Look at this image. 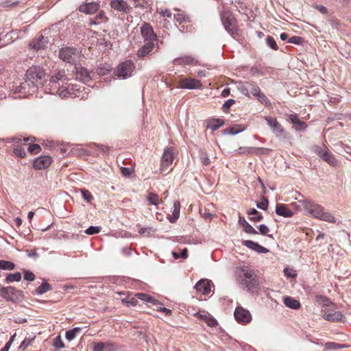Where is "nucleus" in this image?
Segmentation results:
<instances>
[{
  "instance_id": "1",
  "label": "nucleus",
  "mask_w": 351,
  "mask_h": 351,
  "mask_svg": "<svg viewBox=\"0 0 351 351\" xmlns=\"http://www.w3.org/2000/svg\"><path fill=\"white\" fill-rule=\"evenodd\" d=\"M46 74L44 69L40 66L30 67L25 75V82L16 87L15 91L18 93L31 95L39 87L43 86L45 82Z\"/></svg>"
},
{
  "instance_id": "2",
  "label": "nucleus",
  "mask_w": 351,
  "mask_h": 351,
  "mask_svg": "<svg viewBox=\"0 0 351 351\" xmlns=\"http://www.w3.org/2000/svg\"><path fill=\"white\" fill-rule=\"evenodd\" d=\"M238 269L240 271L237 276L239 285L249 292H256L259 288V284L254 271L246 265L241 266Z\"/></svg>"
},
{
  "instance_id": "3",
  "label": "nucleus",
  "mask_w": 351,
  "mask_h": 351,
  "mask_svg": "<svg viewBox=\"0 0 351 351\" xmlns=\"http://www.w3.org/2000/svg\"><path fill=\"white\" fill-rule=\"evenodd\" d=\"M299 202L312 217L328 223H336V218L330 213L326 212L321 205L308 199H300Z\"/></svg>"
},
{
  "instance_id": "4",
  "label": "nucleus",
  "mask_w": 351,
  "mask_h": 351,
  "mask_svg": "<svg viewBox=\"0 0 351 351\" xmlns=\"http://www.w3.org/2000/svg\"><path fill=\"white\" fill-rule=\"evenodd\" d=\"M56 94H58L62 97H81L82 99L85 97V87L82 86L80 84H69L67 86L62 85L58 87L56 91Z\"/></svg>"
},
{
  "instance_id": "5",
  "label": "nucleus",
  "mask_w": 351,
  "mask_h": 351,
  "mask_svg": "<svg viewBox=\"0 0 351 351\" xmlns=\"http://www.w3.org/2000/svg\"><path fill=\"white\" fill-rule=\"evenodd\" d=\"M59 58L65 62L76 64L80 60L81 54L76 48L66 47L60 50Z\"/></svg>"
},
{
  "instance_id": "6",
  "label": "nucleus",
  "mask_w": 351,
  "mask_h": 351,
  "mask_svg": "<svg viewBox=\"0 0 351 351\" xmlns=\"http://www.w3.org/2000/svg\"><path fill=\"white\" fill-rule=\"evenodd\" d=\"M134 69V62L130 60H125L117 66L116 75L119 78L127 79L133 75Z\"/></svg>"
},
{
  "instance_id": "7",
  "label": "nucleus",
  "mask_w": 351,
  "mask_h": 351,
  "mask_svg": "<svg viewBox=\"0 0 351 351\" xmlns=\"http://www.w3.org/2000/svg\"><path fill=\"white\" fill-rule=\"evenodd\" d=\"M222 24L227 32L233 34L235 30V19L230 11L224 10L221 14Z\"/></svg>"
},
{
  "instance_id": "8",
  "label": "nucleus",
  "mask_w": 351,
  "mask_h": 351,
  "mask_svg": "<svg viewBox=\"0 0 351 351\" xmlns=\"http://www.w3.org/2000/svg\"><path fill=\"white\" fill-rule=\"evenodd\" d=\"M2 296L8 301L14 302L23 296L22 291L10 286L0 289Z\"/></svg>"
},
{
  "instance_id": "9",
  "label": "nucleus",
  "mask_w": 351,
  "mask_h": 351,
  "mask_svg": "<svg viewBox=\"0 0 351 351\" xmlns=\"http://www.w3.org/2000/svg\"><path fill=\"white\" fill-rule=\"evenodd\" d=\"M265 121L277 138L284 136L285 130L278 120L272 117H266Z\"/></svg>"
},
{
  "instance_id": "10",
  "label": "nucleus",
  "mask_w": 351,
  "mask_h": 351,
  "mask_svg": "<svg viewBox=\"0 0 351 351\" xmlns=\"http://www.w3.org/2000/svg\"><path fill=\"white\" fill-rule=\"evenodd\" d=\"M234 315L236 320L242 324L250 323L252 320V315L250 311L241 306L236 308Z\"/></svg>"
},
{
  "instance_id": "11",
  "label": "nucleus",
  "mask_w": 351,
  "mask_h": 351,
  "mask_svg": "<svg viewBox=\"0 0 351 351\" xmlns=\"http://www.w3.org/2000/svg\"><path fill=\"white\" fill-rule=\"evenodd\" d=\"M141 36L145 41L154 42L157 40V36L154 33L152 27L147 23H144L141 27Z\"/></svg>"
},
{
  "instance_id": "12",
  "label": "nucleus",
  "mask_w": 351,
  "mask_h": 351,
  "mask_svg": "<svg viewBox=\"0 0 351 351\" xmlns=\"http://www.w3.org/2000/svg\"><path fill=\"white\" fill-rule=\"evenodd\" d=\"M179 86L184 89H199L202 86L201 81L195 78L185 77L179 82Z\"/></svg>"
},
{
  "instance_id": "13",
  "label": "nucleus",
  "mask_w": 351,
  "mask_h": 351,
  "mask_svg": "<svg viewBox=\"0 0 351 351\" xmlns=\"http://www.w3.org/2000/svg\"><path fill=\"white\" fill-rule=\"evenodd\" d=\"M176 156V154L173 152L171 147H167L165 149L161 160L162 171H164V169L169 167L173 163Z\"/></svg>"
},
{
  "instance_id": "14",
  "label": "nucleus",
  "mask_w": 351,
  "mask_h": 351,
  "mask_svg": "<svg viewBox=\"0 0 351 351\" xmlns=\"http://www.w3.org/2000/svg\"><path fill=\"white\" fill-rule=\"evenodd\" d=\"M74 69L75 70V77L77 80L83 83H88L91 80L90 73L86 68L75 66Z\"/></svg>"
},
{
  "instance_id": "15",
  "label": "nucleus",
  "mask_w": 351,
  "mask_h": 351,
  "mask_svg": "<svg viewBox=\"0 0 351 351\" xmlns=\"http://www.w3.org/2000/svg\"><path fill=\"white\" fill-rule=\"evenodd\" d=\"M51 160L49 156H39L34 160L33 166L36 169H44L51 165Z\"/></svg>"
},
{
  "instance_id": "16",
  "label": "nucleus",
  "mask_w": 351,
  "mask_h": 351,
  "mask_svg": "<svg viewBox=\"0 0 351 351\" xmlns=\"http://www.w3.org/2000/svg\"><path fill=\"white\" fill-rule=\"evenodd\" d=\"M322 317L325 320H327L329 322H344L346 321V317L340 311H335V312L324 311Z\"/></svg>"
},
{
  "instance_id": "17",
  "label": "nucleus",
  "mask_w": 351,
  "mask_h": 351,
  "mask_svg": "<svg viewBox=\"0 0 351 351\" xmlns=\"http://www.w3.org/2000/svg\"><path fill=\"white\" fill-rule=\"evenodd\" d=\"M210 283V281L207 279L200 280L195 284L194 289L203 295L208 294L211 291Z\"/></svg>"
},
{
  "instance_id": "18",
  "label": "nucleus",
  "mask_w": 351,
  "mask_h": 351,
  "mask_svg": "<svg viewBox=\"0 0 351 351\" xmlns=\"http://www.w3.org/2000/svg\"><path fill=\"white\" fill-rule=\"evenodd\" d=\"M173 63L175 65L180 66L195 65L197 64V61L192 56H184L175 58L173 61Z\"/></svg>"
},
{
  "instance_id": "19",
  "label": "nucleus",
  "mask_w": 351,
  "mask_h": 351,
  "mask_svg": "<svg viewBox=\"0 0 351 351\" xmlns=\"http://www.w3.org/2000/svg\"><path fill=\"white\" fill-rule=\"evenodd\" d=\"M117 346L112 342H98L93 344V351H117Z\"/></svg>"
},
{
  "instance_id": "20",
  "label": "nucleus",
  "mask_w": 351,
  "mask_h": 351,
  "mask_svg": "<svg viewBox=\"0 0 351 351\" xmlns=\"http://www.w3.org/2000/svg\"><path fill=\"white\" fill-rule=\"evenodd\" d=\"M99 8V5L96 2H89L80 5L78 10L81 12H84L86 14H93Z\"/></svg>"
},
{
  "instance_id": "21",
  "label": "nucleus",
  "mask_w": 351,
  "mask_h": 351,
  "mask_svg": "<svg viewBox=\"0 0 351 351\" xmlns=\"http://www.w3.org/2000/svg\"><path fill=\"white\" fill-rule=\"evenodd\" d=\"M242 244L247 247L254 250L258 253L265 254L269 252V250L266 247L259 245L258 243L254 242L250 240H245L242 241Z\"/></svg>"
},
{
  "instance_id": "22",
  "label": "nucleus",
  "mask_w": 351,
  "mask_h": 351,
  "mask_svg": "<svg viewBox=\"0 0 351 351\" xmlns=\"http://www.w3.org/2000/svg\"><path fill=\"white\" fill-rule=\"evenodd\" d=\"M289 120L293 124L295 130L304 131L307 128L306 123L304 121H300L296 114H290Z\"/></svg>"
},
{
  "instance_id": "23",
  "label": "nucleus",
  "mask_w": 351,
  "mask_h": 351,
  "mask_svg": "<svg viewBox=\"0 0 351 351\" xmlns=\"http://www.w3.org/2000/svg\"><path fill=\"white\" fill-rule=\"evenodd\" d=\"M276 213L284 217H291L293 215V213L289 209L287 206L282 204H276Z\"/></svg>"
},
{
  "instance_id": "24",
  "label": "nucleus",
  "mask_w": 351,
  "mask_h": 351,
  "mask_svg": "<svg viewBox=\"0 0 351 351\" xmlns=\"http://www.w3.org/2000/svg\"><path fill=\"white\" fill-rule=\"evenodd\" d=\"M154 42H147L137 51V56L140 58L145 57L154 49Z\"/></svg>"
},
{
  "instance_id": "25",
  "label": "nucleus",
  "mask_w": 351,
  "mask_h": 351,
  "mask_svg": "<svg viewBox=\"0 0 351 351\" xmlns=\"http://www.w3.org/2000/svg\"><path fill=\"white\" fill-rule=\"evenodd\" d=\"M111 7L118 11L127 12L130 10V6L123 0H112L110 3Z\"/></svg>"
},
{
  "instance_id": "26",
  "label": "nucleus",
  "mask_w": 351,
  "mask_h": 351,
  "mask_svg": "<svg viewBox=\"0 0 351 351\" xmlns=\"http://www.w3.org/2000/svg\"><path fill=\"white\" fill-rule=\"evenodd\" d=\"M283 300L285 306L290 308L297 310L301 307L300 302L291 297L286 296Z\"/></svg>"
},
{
  "instance_id": "27",
  "label": "nucleus",
  "mask_w": 351,
  "mask_h": 351,
  "mask_svg": "<svg viewBox=\"0 0 351 351\" xmlns=\"http://www.w3.org/2000/svg\"><path fill=\"white\" fill-rule=\"evenodd\" d=\"M320 158L333 167L337 166L338 164L337 160L335 159L333 154L329 152L328 149L321 156Z\"/></svg>"
},
{
  "instance_id": "28",
  "label": "nucleus",
  "mask_w": 351,
  "mask_h": 351,
  "mask_svg": "<svg viewBox=\"0 0 351 351\" xmlns=\"http://www.w3.org/2000/svg\"><path fill=\"white\" fill-rule=\"evenodd\" d=\"M47 43V38L41 36L38 39L34 40L30 46L35 49H40L45 47L46 43Z\"/></svg>"
},
{
  "instance_id": "29",
  "label": "nucleus",
  "mask_w": 351,
  "mask_h": 351,
  "mask_svg": "<svg viewBox=\"0 0 351 351\" xmlns=\"http://www.w3.org/2000/svg\"><path fill=\"white\" fill-rule=\"evenodd\" d=\"M224 124V121L221 119H213L208 121L207 128L210 129L212 131L217 130L220 127Z\"/></svg>"
},
{
  "instance_id": "30",
  "label": "nucleus",
  "mask_w": 351,
  "mask_h": 351,
  "mask_svg": "<svg viewBox=\"0 0 351 351\" xmlns=\"http://www.w3.org/2000/svg\"><path fill=\"white\" fill-rule=\"evenodd\" d=\"M180 204L179 201H175L173 202V211L172 215L169 218L171 223H175L180 216Z\"/></svg>"
},
{
  "instance_id": "31",
  "label": "nucleus",
  "mask_w": 351,
  "mask_h": 351,
  "mask_svg": "<svg viewBox=\"0 0 351 351\" xmlns=\"http://www.w3.org/2000/svg\"><path fill=\"white\" fill-rule=\"evenodd\" d=\"M51 289V286L47 282H43L35 291V295H43Z\"/></svg>"
},
{
  "instance_id": "32",
  "label": "nucleus",
  "mask_w": 351,
  "mask_h": 351,
  "mask_svg": "<svg viewBox=\"0 0 351 351\" xmlns=\"http://www.w3.org/2000/svg\"><path fill=\"white\" fill-rule=\"evenodd\" d=\"M244 130V128L240 125H237L233 127H229L224 130V134H231V135H235L237 134Z\"/></svg>"
},
{
  "instance_id": "33",
  "label": "nucleus",
  "mask_w": 351,
  "mask_h": 351,
  "mask_svg": "<svg viewBox=\"0 0 351 351\" xmlns=\"http://www.w3.org/2000/svg\"><path fill=\"white\" fill-rule=\"evenodd\" d=\"M248 214L250 215H254L253 217L250 218V221H252L258 222L261 221L263 219V215L255 208L250 209L248 211Z\"/></svg>"
},
{
  "instance_id": "34",
  "label": "nucleus",
  "mask_w": 351,
  "mask_h": 351,
  "mask_svg": "<svg viewBox=\"0 0 351 351\" xmlns=\"http://www.w3.org/2000/svg\"><path fill=\"white\" fill-rule=\"evenodd\" d=\"M82 330V328L80 327H75L71 330H67L66 332L65 337L67 340L72 341L76 337V335L80 333V332Z\"/></svg>"
},
{
  "instance_id": "35",
  "label": "nucleus",
  "mask_w": 351,
  "mask_h": 351,
  "mask_svg": "<svg viewBox=\"0 0 351 351\" xmlns=\"http://www.w3.org/2000/svg\"><path fill=\"white\" fill-rule=\"evenodd\" d=\"M146 199L149 202V203L154 206H158L160 201L159 199L158 195L154 193H149Z\"/></svg>"
},
{
  "instance_id": "36",
  "label": "nucleus",
  "mask_w": 351,
  "mask_h": 351,
  "mask_svg": "<svg viewBox=\"0 0 351 351\" xmlns=\"http://www.w3.org/2000/svg\"><path fill=\"white\" fill-rule=\"evenodd\" d=\"M65 77L64 71H59L56 74L51 76L50 83L56 84L59 81L62 80Z\"/></svg>"
},
{
  "instance_id": "37",
  "label": "nucleus",
  "mask_w": 351,
  "mask_h": 351,
  "mask_svg": "<svg viewBox=\"0 0 351 351\" xmlns=\"http://www.w3.org/2000/svg\"><path fill=\"white\" fill-rule=\"evenodd\" d=\"M21 279V274L20 272H16L14 274H10L7 276L5 279V281L7 283L12 282H19Z\"/></svg>"
},
{
  "instance_id": "38",
  "label": "nucleus",
  "mask_w": 351,
  "mask_h": 351,
  "mask_svg": "<svg viewBox=\"0 0 351 351\" xmlns=\"http://www.w3.org/2000/svg\"><path fill=\"white\" fill-rule=\"evenodd\" d=\"M248 88L249 93L250 92L252 95L255 97H256L261 92L258 86L253 82H248Z\"/></svg>"
},
{
  "instance_id": "39",
  "label": "nucleus",
  "mask_w": 351,
  "mask_h": 351,
  "mask_svg": "<svg viewBox=\"0 0 351 351\" xmlns=\"http://www.w3.org/2000/svg\"><path fill=\"white\" fill-rule=\"evenodd\" d=\"M248 82H246L245 83L240 82L238 84L237 86V88L239 90V92L246 97H250Z\"/></svg>"
},
{
  "instance_id": "40",
  "label": "nucleus",
  "mask_w": 351,
  "mask_h": 351,
  "mask_svg": "<svg viewBox=\"0 0 351 351\" xmlns=\"http://www.w3.org/2000/svg\"><path fill=\"white\" fill-rule=\"evenodd\" d=\"M327 150L328 148L324 145L323 146L314 145L311 147V151L315 153L319 158Z\"/></svg>"
},
{
  "instance_id": "41",
  "label": "nucleus",
  "mask_w": 351,
  "mask_h": 351,
  "mask_svg": "<svg viewBox=\"0 0 351 351\" xmlns=\"http://www.w3.org/2000/svg\"><path fill=\"white\" fill-rule=\"evenodd\" d=\"M14 264L8 261L0 260V269L3 270H12L14 269Z\"/></svg>"
},
{
  "instance_id": "42",
  "label": "nucleus",
  "mask_w": 351,
  "mask_h": 351,
  "mask_svg": "<svg viewBox=\"0 0 351 351\" xmlns=\"http://www.w3.org/2000/svg\"><path fill=\"white\" fill-rule=\"evenodd\" d=\"M326 349L338 350L341 348H348V346L344 344H339L335 342H327L324 345Z\"/></svg>"
},
{
  "instance_id": "43",
  "label": "nucleus",
  "mask_w": 351,
  "mask_h": 351,
  "mask_svg": "<svg viewBox=\"0 0 351 351\" xmlns=\"http://www.w3.org/2000/svg\"><path fill=\"white\" fill-rule=\"evenodd\" d=\"M199 158L204 165L207 166L210 163L208 154L204 150L201 149L199 151Z\"/></svg>"
},
{
  "instance_id": "44",
  "label": "nucleus",
  "mask_w": 351,
  "mask_h": 351,
  "mask_svg": "<svg viewBox=\"0 0 351 351\" xmlns=\"http://www.w3.org/2000/svg\"><path fill=\"white\" fill-rule=\"evenodd\" d=\"M317 300L324 306H328L331 304L330 300L324 295H317Z\"/></svg>"
},
{
  "instance_id": "45",
  "label": "nucleus",
  "mask_w": 351,
  "mask_h": 351,
  "mask_svg": "<svg viewBox=\"0 0 351 351\" xmlns=\"http://www.w3.org/2000/svg\"><path fill=\"white\" fill-rule=\"evenodd\" d=\"M14 153L16 156H19V158H24L26 155V152L25 151L24 148H22L19 146H16L14 148Z\"/></svg>"
},
{
  "instance_id": "46",
  "label": "nucleus",
  "mask_w": 351,
  "mask_h": 351,
  "mask_svg": "<svg viewBox=\"0 0 351 351\" xmlns=\"http://www.w3.org/2000/svg\"><path fill=\"white\" fill-rule=\"evenodd\" d=\"M266 43L272 49H274V50L278 49V45L273 37H271L270 36H267L266 38Z\"/></svg>"
},
{
  "instance_id": "47",
  "label": "nucleus",
  "mask_w": 351,
  "mask_h": 351,
  "mask_svg": "<svg viewBox=\"0 0 351 351\" xmlns=\"http://www.w3.org/2000/svg\"><path fill=\"white\" fill-rule=\"evenodd\" d=\"M101 228L99 226H90L85 230V233L88 235L97 234L100 232Z\"/></svg>"
},
{
  "instance_id": "48",
  "label": "nucleus",
  "mask_w": 351,
  "mask_h": 351,
  "mask_svg": "<svg viewBox=\"0 0 351 351\" xmlns=\"http://www.w3.org/2000/svg\"><path fill=\"white\" fill-rule=\"evenodd\" d=\"M97 23L98 24H101L102 23H104L107 21V17L106 16L104 11H100L98 14L96 15L95 17Z\"/></svg>"
},
{
  "instance_id": "49",
  "label": "nucleus",
  "mask_w": 351,
  "mask_h": 351,
  "mask_svg": "<svg viewBox=\"0 0 351 351\" xmlns=\"http://www.w3.org/2000/svg\"><path fill=\"white\" fill-rule=\"evenodd\" d=\"M256 97L261 104H265V106L270 104L269 100L263 93L261 92Z\"/></svg>"
},
{
  "instance_id": "50",
  "label": "nucleus",
  "mask_w": 351,
  "mask_h": 351,
  "mask_svg": "<svg viewBox=\"0 0 351 351\" xmlns=\"http://www.w3.org/2000/svg\"><path fill=\"white\" fill-rule=\"evenodd\" d=\"M268 204H269V202H268L267 199L265 198V197H263L262 198L261 202L257 203L256 206H257V208L265 210L267 209Z\"/></svg>"
},
{
  "instance_id": "51",
  "label": "nucleus",
  "mask_w": 351,
  "mask_h": 351,
  "mask_svg": "<svg viewBox=\"0 0 351 351\" xmlns=\"http://www.w3.org/2000/svg\"><path fill=\"white\" fill-rule=\"evenodd\" d=\"M53 345L54 347L59 349L64 348V343L62 342L60 335L54 339Z\"/></svg>"
},
{
  "instance_id": "52",
  "label": "nucleus",
  "mask_w": 351,
  "mask_h": 351,
  "mask_svg": "<svg viewBox=\"0 0 351 351\" xmlns=\"http://www.w3.org/2000/svg\"><path fill=\"white\" fill-rule=\"evenodd\" d=\"M303 42V38L300 36H293L289 38L288 43L296 44V45H301Z\"/></svg>"
},
{
  "instance_id": "53",
  "label": "nucleus",
  "mask_w": 351,
  "mask_h": 351,
  "mask_svg": "<svg viewBox=\"0 0 351 351\" xmlns=\"http://www.w3.org/2000/svg\"><path fill=\"white\" fill-rule=\"evenodd\" d=\"M82 195L83 199L87 202H90L91 200L93 199V196L88 190L82 189Z\"/></svg>"
},
{
  "instance_id": "54",
  "label": "nucleus",
  "mask_w": 351,
  "mask_h": 351,
  "mask_svg": "<svg viewBox=\"0 0 351 351\" xmlns=\"http://www.w3.org/2000/svg\"><path fill=\"white\" fill-rule=\"evenodd\" d=\"M41 150V147L38 144H30L28 147V151L30 153L37 154L39 151Z\"/></svg>"
},
{
  "instance_id": "55",
  "label": "nucleus",
  "mask_w": 351,
  "mask_h": 351,
  "mask_svg": "<svg viewBox=\"0 0 351 351\" xmlns=\"http://www.w3.org/2000/svg\"><path fill=\"white\" fill-rule=\"evenodd\" d=\"M136 296L138 299L145 301V302H151L152 300V297H150L149 295H148L145 293H137V294H136Z\"/></svg>"
},
{
  "instance_id": "56",
  "label": "nucleus",
  "mask_w": 351,
  "mask_h": 351,
  "mask_svg": "<svg viewBox=\"0 0 351 351\" xmlns=\"http://www.w3.org/2000/svg\"><path fill=\"white\" fill-rule=\"evenodd\" d=\"M24 278L27 281H33L35 279V275L29 270L24 271Z\"/></svg>"
},
{
  "instance_id": "57",
  "label": "nucleus",
  "mask_w": 351,
  "mask_h": 351,
  "mask_svg": "<svg viewBox=\"0 0 351 351\" xmlns=\"http://www.w3.org/2000/svg\"><path fill=\"white\" fill-rule=\"evenodd\" d=\"M205 322L210 327H215L217 325V321L210 315H209Z\"/></svg>"
},
{
  "instance_id": "58",
  "label": "nucleus",
  "mask_w": 351,
  "mask_h": 351,
  "mask_svg": "<svg viewBox=\"0 0 351 351\" xmlns=\"http://www.w3.org/2000/svg\"><path fill=\"white\" fill-rule=\"evenodd\" d=\"M243 230L247 234H258L257 231L250 223H248V225H247L246 227L243 228Z\"/></svg>"
},
{
  "instance_id": "59",
  "label": "nucleus",
  "mask_w": 351,
  "mask_h": 351,
  "mask_svg": "<svg viewBox=\"0 0 351 351\" xmlns=\"http://www.w3.org/2000/svg\"><path fill=\"white\" fill-rule=\"evenodd\" d=\"M16 337V334H14L11 338L10 339V340L6 343V344L5 345V346L1 350V351H8L14 338Z\"/></svg>"
},
{
  "instance_id": "60",
  "label": "nucleus",
  "mask_w": 351,
  "mask_h": 351,
  "mask_svg": "<svg viewBox=\"0 0 351 351\" xmlns=\"http://www.w3.org/2000/svg\"><path fill=\"white\" fill-rule=\"evenodd\" d=\"M258 230L263 235H266L269 231V228L264 224H261L258 226Z\"/></svg>"
},
{
  "instance_id": "61",
  "label": "nucleus",
  "mask_w": 351,
  "mask_h": 351,
  "mask_svg": "<svg viewBox=\"0 0 351 351\" xmlns=\"http://www.w3.org/2000/svg\"><path fill=\"white\" fill-rule=\"evenodd\" d=\"M284 273H285V276H287L288 277L294 278L296 276V274L295 273V271H293L291 269H289L288 268H285L284 269Z\"/></svg>"
},
{
  "instance_id": "62",
  "label": "nucleus",
  "mask_w": 351,
  "mask_h": 351,
  "mask_svg": "<svg viewBox=\"0 0 351 351\" xmlns=\"http://www.w3.org/2000/svg\"><path fill=\"white\" fill-rule=\"evenodd\" d=\"M235 103V101L232 99H228L223 105V107L225 109H228L230 106H232Z\"/></svg>"
},
{
  "instance_id": "63",
  "label": "nucleus",
  "mask_w": 351,
  "mask_h": 351,
  "mask_svg": "<svg viewBox=\"0 0 351 351\" xmlns=\"http://www.w3.org/2000/svg\"><path fill=\"white\" fill-rule=\"evenodd\" d=\"M174 19L176 20V21L181 23L185 20V16L183 14H177L174 15Z\"/></svg>"
},
{
  "instance_id": "64",
  "label": "nucleus",
  "mask_w": 351,
  "mask_h": 351,
  "mask_svg": "<svg viewBox=\"0 0 351 351\" xmlns=\"http://www.w3.org/2000/svg\"><path fill=\"white\" fill-rule=\"evenodd\" d=\"M315 8L322 14H326L328 13V9L324 5H316Z\"/></svg>"
}]
</instances>
